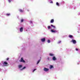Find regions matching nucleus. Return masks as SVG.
<instances>
[{"instance_id": "nucleus-1", "label": "nucleus", "mask_w": 80, "mask_h": 80, "mask_svg": "<svg viewBox=\"0 0 80 80\" xmlns=\"http://www.w3.org/2000/svg\"><path fill=\"white\" fill-rule=\"evenodd\" d=\"M20 62H23L24 63H25V61L24 60H23V58H21L20 60L19 61Z\"/></svg>"}, {"instance_id": "nucleus-2", "label": "nucleus", "mask_w": 80, "mask_h": 80, "mask_svg": "<svg viewBox=\"0 0 80 80\" xmlns=\"http://www.w3.org/2000/svg\"><path fill=\"white\" fill-rule=\"evenodd\" d=\"M71 42H72L73 44H75L77 42H76V40L74 39H72V41H71Z\"/></svg>"}, {"instance_id": "nucleus-3", "label": "nucleus", "mask_w": 80, "mask_h": 80, "mask_svg": "<svg viewBox=\"0 0 80 80\" xmlns=\"http://www.w3.org/2000/svg\"><path fill=\"white\" fill-rule=\"evenodd\" d=\"M58 31L57 30H53L52 29L51 30V32H52V33H57V32H58Z\"/></svg>"}, {"instance_id": "nucleus-4", "label": "nucleus", "mask_w": 80, "mask_h": 80, "mask_svg": "<svg viewBox=\"0 0 80 80\" xmlns=\"http://www.w3.org/2000/svg\"><path fill=\"white\" fill-rule=\"evenodd\" d=\"M44 71H45V72H47V71H48V70H49V69H48L47 68H44Z\"/></svg>"}, {"instance_id": "nucleus-5", "label": "nucleus", "mask_w": 80, "mask_h": 80, "mask_svg": "<svg viewBox=\"0 0 80 80\" xmlns=\"http://www.w3.org/2000/svg\"><path fill=\"white\" fill-rule=\"evenodd\" d=\"M3 64L4 65H6L8 64V62H3Z\"/></svg>"}, {"instance_id": "nucleus-6", "label": "nucleus", "mask_w": 80, "mask_h": 80, "mask_svg": "<svg viewBox=\"0 0 80 80\" xmlns=\"http://www.w3.org/2000/svg\"><path fill=\"white\" fill-rule=\"evenodd\" d=\"M41 40L42 42H45V38H43L41 39Z\"/></svg>"}, {"instance_id": "nucleus-7", "label": "nucleus", "mask_w": 80, "mask_h": 80, "mask_svg": "<svg viewBox=\"0 0 80 80\" xmlns=\"http://www.w3.org/2000/svg\"><path fill=\"white\" fill-rule=\"evenodd\" d=\"M23 28L21 27L20 29V32H23Z\"/></svg>"}, {"instance_id": "nucleus-8", "label": "nucleus", "mask_w": 80, "mask_h": 80, "mask_svg": "<svg viewBox=\"0 0 80 80\" xmlns=\"http://www.w3.org/2000/svg\"><path fill=\"white\" fill-rule=\"evenodd\" d=\"M53 68V66L52 65L50 66V67H49L50 69H52V68Z\"/></svg>"}, {"instance_id": "nucleus-9", "label": "nucleus", "mask_w": 80, "mask_h": 80, "mask_svg": "<svg viewBox=\"0 0 80 80\" xmlns=\"http://www.w3.org/2000/svg\"><path fill=\"white\" fill-rule=\"evenodd\" d=\"M19 12H21V13H22L23 12V11H24L21 9H20L19 10Z\"/></svg>"}, {"instance_id": "nucleus-10", "label": "nucleus", "mask_w": 80, "mask_h": 80, "mask_svg": "<svg viewBox=\"0 0 80 80\" xmlns=\"http://www.w3.org/2000/svg\"><path fill=\"white\" fill-rule=\"evenodd\" d=\"M54 22V20L53 19H51V20L50 21V23H53Z\"/></svg>"}, {"instance_id": "nucleus-11", "label": "nucleus", "mask_w": 80, "mask_h": 80, "mask_svg": "<svg viewBox=\"0 0 80 80\" xmlns=\"http://www.w3.org/2000/svg\"><path fill=\"white\" fill-rule=\"evenodd\" d=\"M52 60H54V61L56 60V58H55V57H53Z\"/></svg>"}, {"instance_id": "nucleus-12", "label": "nucleus", "mask_w": 80, "mask_h": 80, "mask_svg": "<svg viewBox=\"0 0 80 80\" xmlns=\"http://www.w3.org/2000/svg\"><path fill=\"white\" fill-rule=\"evenodd\" d=\"M50 56L51 57H52V56H54V54L52 53H49V54Z\"/></svg>"}, {"instance_id": "nucleus-13", "label": "nucleus", "mask_w": 80, "mask_h": 80, "mask_svg": "<svg viewBox=\"0 0 80 80\" xmlns=\"http://www.w3.org/2000/svg\"><path fill=\"white\" fill-rule=\"evenodd\" d=\"M51 27H53V28H55V26L53 25H52V24L51 25Z\"/></svg>"}, {"instance_id": "nucleus-14", "label": "nucleus", "mask_w": 80, "mask_h": 80, "mask_svg": "<svg viewBox=\"0 0 80 80\" xmlns=\"http://www.w3.org/2000/svg\"><path fill=\"white\" fill-rule=\"evenodd\" d=\"M69 37L70 38H73V36L72 35H70Z\"/></svg>"}, {"instance_id": "nucleus-15", "label": "nucleus", "mask_w": 80, "mask_h": 80, "mask_svg": "<svg viewBox=\"0 0 80 80\" xmlns=\"http://www.w3.org/2000/svg\"><path fill=\"white\" fill-rule=\"evenodd\" d=\"M18 67L19 68H21V67H22V65H19L18 66Z\"/></svg>"}, {"instance_id": "nucleus-16", "label": "nucleus", "mask_w": 80, "mask_h": 80, "mask_svg": "<svg viewBox=\"0 0 80 80\" xmlns=\"http://www.w3.org/2000/svg\"><path fill=\"white\" fill-rule=\"evenodd\" d=\"M8 0V2L9 3H10L12 2V0Z\"/></svg>"}, {"instance_id": "nucleus-17", "label": "nucleus", "mask_w": 80, "mask_h": 80, "mask_svg": "<svg viewBox=\"0 0 80 80\" xmlns=\"http://www.w3.org/2000/svg\"><path fill=\"white\" fill-rule=\"evenodd\" d=\"M40 62V60H39L38 61L37 63V64H38V63H39V62Z\"/></svg>"}, {"instance_id": "nucleus-18", "label": "nucleus", "mask_w": 80, "mask_h": 80, "mask_svg": "<svg viewBox=\"0 0 80 80\" xmlns=\"http://www.w3.org/2000/svg\"><path fill=\"white\" fill-rule=\"evenodd\" d=\"M50 28H51V27L50 26H48V29H50Z\"/></svg>"}, {"instance_id": "nucleus-19", "label": "nucleus", "mask_w": 80, "mask_h": 80, "mask_svg": "<svg viewBox=\"0 0 80 80\" xmlns=\"http://www.w3.org/2000/svg\"><path fill=\"white\" fill-rule=\"evenodd\" d=\"M7 16H9V15H10V13H7L6 14Z\"/></svg>"}, {"instance_id": "nucleus-20", "label": "nucleus", "mask_w": 80, "mask_h": 80, "mask_svg": "<svg viewBox=\"0 0 80 80\" xmlns=\"http://www.w3.org/2000/svg\"><path fill=\"white\" fill-rule=\"evenodd\" d=\"M56 5L58 6H59V3H58V2H57L56 3Z\"/></svg>"}, {"instance_id": "nucleus-21", "label": "nucleus", "mask_w": 80, "mask_h": 80, "mask_svg": "<svg viewBox=\"0 0 80 80\" xmlns=\"http://www.w3.org/2000/svg\"><path fill=\"white\" fill-rule=\"evenodd\" d=\"M48 43H50V40H48Z\"/></svg>"}, {"instance_id": "nucleus-22", "label": "nucleus", "mask_w": 80, "mask_h": 80, "mask_svg": "<svg viewBox=\"0 0 80 80\" xmlns=\"http://www.w3.org/2000/svg\"><path fill=\"white\" fill-rule=\"evenodd\" d=\"M37 70V69H34L33 71H32V72H34L35 70Z\"/></svg>"}, {"instance_id": "nucleus-23", "label": "nucleus", "mask_w": 80, "mask_h": 80, "mask_svg": "<svg viewBox=\"0 0 80 80\" xmlns=\"http://www.w3.org/2000/svg\"><path fill=\"white\" fill-rule=\"evenodd\" d=\"M23 22V19H22L21 20V22H22H22Z\"/></svg>"}, {"instance_id": "nucleus-24", "label": "nucleus", "mask_w": 80, "mask_h": 80, "mask_svg": "<svg viewBox=\"0 0 80 80\" xmlns=\"http://www.w3.org/2000/svg\"><path fill=\"white\" fill-rule=\"evenodd\" d=\"M30 23H32V21H30Z\"/></svg>"}, {"instance_id": "nucleus-25", "label": "nucleus", "mask_w": 80, "mask_h": 80, "mask_svg": "<svg viewBox=\"0 0 80 80\" xmlns=\"http://www.w3.org/2000/svg\"><path fill=\"white\" fill-rule=\"evenodd\" d=\"M61 42V41H60L58 42V43H60Z\"/></svg>"}, {"instance_id": "nucleus-26", "label": "nucleus", "mask_w": 80, "mask_h": 80, "mask_svg": "<svg viewBox=\"0 0 80 80\" xmlns=\"http://www.w3.org/2000/svg\"><path fill=\"white\" fill-rule=\"evenodd\" d=\"M76 51H78V48H76Z\"/></svg>"}, {"instance_id": "nucleus-27", "label": "nucleus", "mask_w": 80, "mask_h": 80, "mask_svg": "<svg viewBox=\"0 0 80 80\" xmlns=\"http://www.w3.org/2000/svg\"><path fill=\"white\" fill-rule=\"evenodd\" d=\"M50 3H53V2L52 1H51L50 2Z\"/></svg>"}, {"instance_id": "nucleus-28", "label": "nucleus", "mask_w": 80, "mask_h": 80, "mask_svg": "<svg viewBox=\"0 0 80 80\" xmlns=\"http://www.w3.org/2000/svg\"><path fill=\"white\" fill-rule=\"evenodd\" d=\"M6 60H9V58H7Z\"/></svg>"}, {"instance_id": "nucleus-29", "label": "nucleus", "mask_w": 80, "mask_h": 80, "mask_svg": "<svg viewBox=\"0 0 80 80\" xmlns=\"http://www.w3.org/2000/svg\"><path fill=\"white\" fill-rule=\"evenodd\" d=\"M25 68H26V67H24L23 68V69H25Z\"/></svg>"}, {"instance_id": "nucleus-30", "label": "nucleus", "mask_w": 80, "mask_h": 80, "mask_svg": "<svg viewBox=\"0 0 80 80\" xmlns=\"http://www.w3.org/2000/svg\"><path fill=\"white\" fill-rule=\"evenodd\" d=\"M27 10L28 12H29V10Z\"/></svg>"}, {"instance_id": "nucleus-31", "label": "nucleus", "mask_w": 80, "mask_h": 80, "mask_svg": "<svg viewBox=\"0 0 80 80\" xmlns=\"http://www.w3.org/2000/svg\"><path fill=\"white\" fill-rule=\"evenodd\" d=\"M26 31H27V30H26Z\"/></svg>"}]
</instances>
